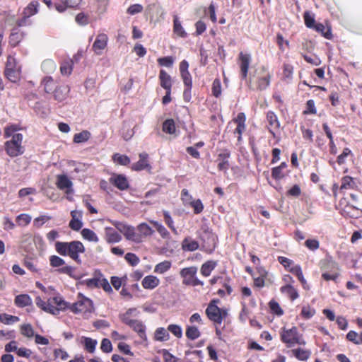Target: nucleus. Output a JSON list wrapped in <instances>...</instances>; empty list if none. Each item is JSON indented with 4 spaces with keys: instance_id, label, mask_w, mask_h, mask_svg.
Masks as SVG:
<instances>
[{
    "instance_id": "473e14b6",
    "label": "nucleus",
    "mask_w": 362,
    "mask_h": 362,
    "mask_svg": "<svg viewBox=\"0 0 362 362\" xmlns=\"http://www.w3.org/2000/svg\"><path fill=\"white\" fill-rule=\"evenodd\" d=\"M173 33L180 37L185 38L187 36V33L185 32L177 16H175L173 18Z\"/></svg>"
},
{
    "instance_id": "ea45409f",
    "label": "nucleus",
    "mask_w": 362,
    "mask_h": 362,
    "mask_svg": "<svg viewBox=\"0 0 362 362\" xmlns=\"http://www.w3.org/2000/svg\"><path fill=\"white\" fill-rule=\"evenodd\" d=\"M291 353L297 359L300 361H307L310 356V351L302 349L300 348L292 349Z\"/></svg>"
},
{
    "instance_id": "a878e982",
    "label": "nucleus",
    "mask_w": 362,
    "mask_h": 362,
    "mask_svg": "<svg viewBox=\"0 0 362 362\" xmlns=\"http://www.w3.org/2000/svg\"><path fill=\"white\" fill-rule=\"evenodd\" d=\"M69 88L67 86H61L57 87L54 92V98L59 102L64 100L69 94Z\"/></svg>"
},
{
    "instance_id": "423d86ee",
    "label": "nucleus",
    "mask_w": 362,
    "mask_h": 362,
    "mask_svg": "<svg viewBox=\"0 0 362 362\" xmlns=\"http://www.w3.org/2000/svg\"><path fill=\"white\" fill-rule=\"evenodd\" d=\"M135 310V308H129L121 316V320L123 323L129 326L134 332H136L143 341H146L147 340L146 326L141 320L130 318L132 313Z\"/></svg>"
},
{
    "instance_id": "0e129e2a",
    "label": "nucleus",
    "mask_w": 362,
    "mask_h": 362,
    "mask_svg": "<svg viewBox=\"0 0 362 362\" xmlns=\"http://www.w3.org/2000/svg\"><path fill=\"white\" fill-rule=\"evenodd\" d=\"M157 61L160 66L171 67L174 63V58L171 56H168L158 58Z\"/></svg>"
},
{
    "instance_id": "a211bd4d",
    "label": "nucleus",
    "mask_w": 362,
    "mask_h": 362,
    "mask_svg": "<svg viewBox=\"0 0 362 362\" xmlns=\"http://www.w3.org/2000/svg\"><path fill=\"white\" fill-rule=\"evenodd\" d=\"M230 151L227 148L221 149L217 156L216 162L219 171L226 172L230 168L229 158Z\"/></svg>"
},
{
    "instance_id": "de8ad7c7",
    "label": "nucleus",
    "mask_w": 362,
    "mask_h": 362,
    "mask_svg": "<svg viewBox=\"0 0 362 362\" xmlns=\"http://www.w3.org/2000/svg\"><path fill=\"white\" fill-rule=\"evenodd\" d=\"M186 337L190 340H195L198 339L201 334L197 327L187 326L185 332Z\"/></svg>"
},
{
    "instance_id": "09e8293b",
    "label": "nucleus",
    "mask_w": 362,
    "mask_h": 362,
    "mask_svg": "<svg viewBox=\"0 0 362 362\" xmlns=\"http://www.w3.org/2000/svg\"><path fill=\"white\" fill-rule=\"evenodd\" d=\"M356 187V182L350 176H344L341 179V189H350Z\"/></svg>"
},
{
    "instance_id": "f3484780",
    "label": "nucleus",
    "mask_w": 362,
    "mask_h": 362,
    "mask_svg": "<svg viewBox=\"0 0 362 362\" xmlns=\"http://www.w3.org/2000/svg\"><path fill=\"white\" fill-rule=\"evenodd\" d=\"M139 160L133 163L130 168L133 171H141L146 170L148 172H151L152 167L149 163V156L147 153L143 152L139 154Z\"/></svg>"
},
{
    "instance_id": "5701e85b",
    "label": "nucleus",
    "mask_w": 362,
    "mask_h": 362,
    "mask_svg": "<svg viewBox=\"0 0 362 362\" xmlns=\"http://www.w3.org/2000/svg\"><path fill=\"white\" fill-rule=\"evenodd\" d=\"M56 185L60 190L66 189V192H68L73 184L66 175H57Z\"/></svg>"
},
{
    "instance_id": "e433bc0d",
    "label": "nucleus",
    "mask_w": 362,
    "mask_h": 362,
    "mask_svg": "<svg viewBox=\"0 0 362 362\" xmlns=\"http://www.w3.org/2000/svg\"><path fill=\"white\" fill-rule=\"evenodd\" d=\"M91 134L88 130H83L80 133L75 134L73 137V141L76 144L84 143L89 140Z\"/></svg>"
},
{
    "instance_id": "79ce46f5",
    "label": "nucleus",
    "mask_w": 362,
    "mask_h": 362,
    "mask_svg": "<svg viewBox=\"0 0 362 362\" xmlns=\"http://www.w3.org/2000/svg\"><path fill=\"white\" fill-rule=\"evenodd\" d=\"M81 234L83 239L88 240L90 242L98 243L99 241V238L95 234V233L89 229V228H83L81 231Z\"/></svg>"
},
{
    "instance_id": "6ab92c4d",
    "label": "nucleus",
    "mask_w": 362,
    "mask_h": 362,
    "mask_svg": "<svg viewBox=\"0 0 362 362\" xmlns=\"http://www.w3.org/2000/svg\"><path fill=\"white\" fill-rule=\"evenodd\" d=\"M82 0H57L54 3V8L59 13H64L68 8L77 9L79 8Z\"/></svg>"
},
{
    "instance_id": "aec40b11",
    "label": "nucleus",
    "mask_w": 362,
    "mask_h": 362,
    "mask_svg": "<svg viewBox=\"0 0 362 362\" xmlns=\"http://www.w3.org/2000/svg\"><path fill=\"white\" fill-rule=\"evenodd\" d=\"M233 121L236 124L237 127L235 129L233 134L236 135L238 142L242 141V134L245 130L246 116L244 112H239Z\"/></svg>"
},
{
    "instance_id": "f704fd0d",
    "label": "nucleus",
    "mask_w": 362,
    "mask_h": 362,
    "mask_svg": "<svg viewBox=\"0 0 362 362\" xmlns=\"http://www.w3.org/2000/svg\"><path fill=\"white\" fill-rule=\"evenodd\" d=\"M122 240L121 235L112 228L106 229V241L108 243H116Z\"/></svg>"
},
{
    "instance_id": "dca6fc26",
    "label": "nucleus",
    "mask_w": 362,
    "mask_h": 362,
    "mask_svg": "<svg viewBox=\"0 0 362 362\" xmlns=\"http://www.w3.org/2000/svg\"><path fill=\"white\" fill-rule=\"evenodd\" d=\"M109 182L121 191L129 189V182L126 175L123 174L113 173L109 178Z\"/></svg>"
},
{
    "instance_id": "37998d69",
    "label": "nucleus",
    "mask_w": 362,
    "mask_h": 362,
    "mask_svg": "<svg viewBox=\"0 0 362 362\" xmlns=\"http://www.w3.org/2000/svg\"><path fill=\"white\" fill-rule=\"evenodd\" d=\"M168 331V329H165L163 327H159L156 329L154 334L155 340L159 341H164L168 340L170 338V335Z\"/></svg>"
},
{
    "instance_id": "680f3d73",
    "label": "nucleus",
    "mask_w": 362,
    "mask_h": 362,
    "mask_svg": "<svg viewBox=\"0 0 362 362\" xmlns=\"http://www.w3.org/2000/svg\"><path fill=\"white\" fill-rule=\"evenodd\" d=\"M21 332L23 336L27 337H33L34 336V330L30 324H25L21 326Z\"/></svg>"
},
{
    "instance_id": "49530a36",
    "label": "nucleus",
    "mask_w": 362,
    "mask_h": 362,
    "mask_svg": "<svg viewBox=\"0 0 362 362\" xmlns=\"http://www.w3.org/2000/svg\"><path fill=\"white\" fill-rule=\"evenodd\" d=\"M316 313L314 308L310 307L309 305H303L301 309L300 316L302 318L308 320L313 317Z\"/></svg>"
},
{
    "instance_id": "4c0bfd02",
    "label": "nucleus",
    "mask_w": 362,
    "mask_h": 362,
    "mask_svg": "<svg viewBox=\"0 0 362 362\" xmlns=\"http://www.w3.org/2000/svg\"><path fill=\"white\" fill-rule=\"evenodd\" d=\"M42 84L44 86V90L47 93H52L57 88L54 79L51 76H46L42 81Z\"/></svg>"
},
{
    "instance_id": "20e7f679",
    "label": "nucleus",
    "mask_w": 362,
    "mask_h": 362,
    "mask_svg": "<svg viewBox=\"0 0 362 362\" xmlns=\"http://www.w3.org/2000/svg\"><path fill=\"white\" fill-rule=\"evenodd\" d=\"M35 303L45 312L55 315H59L60 311L64 310L67 307V302L60 296L50 298L47 302L37 296L35 298Z\"/></svg>"
},
{
    "instance_id": "58836bf2",
    "label": "nucleus",
    "mask_w": 362,
    "mask_h": 362,
    "mask_svg": "<svg viewBox=\"0 0 362 362\" xmlns=\"http://www.w3.org/2000/svg\"><path fill=\"white\" fill-rule=\"evenodd\" d=\"M162 130L163 132L169 134H173L175 133L176 127L173 119H165L162 126Z\"/></svg>"
},
{
    "instance_id": "a19ab883",
    "label": "nucleus",
    "mask_w": 362,
    "mask_h": 362,
    "mask_svg": "<svg viewBox=\"0 0 362 362\" xmlns=\"http://www.w3.org/2000/svg\"><path fill=\"white\" fill-rule=\"evenodd\" d=\"M150 223L156 228L162 238L170 239V233L161 223L156 221H150Z\"/></svg>"
},
{
    "instance_id": "f257e3e1",
    "label": "nucleus",
    "mask_w": 362,
    "mask_h": 362,
    "mask_svg": "<svg viewBox=\"0 0 362 362\" xmlns=\"http://www.w3.org/2000/svg\"><path fill=\"white\" fill-rule=\"evenodd\" d=\"M21 128L19 124H11L4 129V136L7 140L4 144V148L7 156L16 158L25 153L23 135L18 133Z\"/></svg>"
},
{
    "instance_id": "ddd939ff",
    "label": "nucleus",
    "mask_w": 362,
    "mask_h": 362,
    "mask_svg": "<svg viewBox=\"0 0 362 362\" xmlns=\"http://www.w3.org/2000/svg\"><path fill=\"white\" fill-rule=\"evenodd\" d=\"M340 213L346 218H358L362 216V209L349 204L346 199L339 202Z\"/></svg>"
},
{
    "instance_id": "338daca9",
    "label": "nucleus",
    "mask_w": 362,
    "mask_h": 362,
    "mask_svg": "<svg viewBox=\"0 0 362 362\" xmlns=\"http://www.w3.org/2000/svg\"><path fill=\"white\" fill-rule=\"evenodd\" d=\"M305 246L311 251H315L320 247V242L317 239H308Z\"/></svg>"
},
{
    "instance_id": "0eeeda50",
    "label": "nucleus",
    "mask_w": 362,
    "mask_h": 362,
    "mask_svg": "<svg viewBox=\"0 0 362 362\" xmlns=\"http://www.w3.org/2000/svg\"><path fill=\"white\" fill-rule=\"evenodd\" d=\"M49 265L53 268H57V272L60 274H66L71 278L77 279L75 275L76 268L73 266L66 264L64 259L57 255H51L49 257Z\"/></svg>"
},
{
    "instance_id": "2f4dec72",
    "label": "nucleus",
    "mask_w": 362,
    "mask_h": 362,
    "mask_svg": "<svg viewBox=\"0 0 362 362\" xmlns=\"http://www.w3.org/2000/svg\"><path fill=\"white\" fill-rule=\"evenodd\" d=\"M217 262L214 260H208L204 262L200 269V272L202 276L207 277L210 276L211 272L216 267Z\"/></svg>"
},
{
    "instance_id": "3c124183",
    "label": "nucleus",
    "mask_w": 362,
    "mask_h": 362,
    "mask_svg": "<svg viewBox=\"0 0 362 362\" xmlns=\"http://www.w3.org/2000/svg\"><path fill=\"white\" fill-rule=\"evenodd\" d=\"M171 267V262L170 261H163L157 264L155 267L154 272L158 274H163L168 271Z\"/></svg>"
},
{
    "instance_id": "052dcab7",
    "label": "nucleus",
    "mask_w": 362,
    "mask_h": 362,
    "mask_svg": "<svg viewBox=\"0 0 362 362\" xmlns=\"http://www.w3.org/2000/svg\"><path fill=\"white\" fill-rule=\"evenodd\" d=\"M189 205L193 208L195 214H200L204 209V205L199 199L192 200Z\"/></svg>"
},
{
    "instance_id": "c756f323",
    "label": "nucleus",
    "mask_w": 362,
    "mask_h": 362,
    "mask_svg": "<svg viewBox=\"0 0 362 362\" xmlns=\"http://www.w3.org/2000/svg\"><path fill=\"white\" fill-rule=\"evenodd\" d=\"M137 235L141 237V243L143 241L144 238L151 236L154 230L146 223H141L137 226Z\"/></svg>"
},
{
    "instance_id": "c85d7f7f",
    "label": "nucleus",
    "mask_w": 362,
    "mask_h": 362,
    "mask_svg": "<svg viewBox=\"0 0 362 362\" xmlns=\"http://www.w3.org/2000/svg\"><path fill=\"white\" fill-rule=\"evenodd\" d=\"M39 3L37 1H31L24 9L22 15L24 18H30L38 11Z\"/></svg>"
},
{
    "instance_id": "864d4df0",
    "label": "nucleus",
    "mask_w": 362,
    "mask_h": 362,
    "mask_svg": "<svg viewBox=\"0 0 362 362\" xmlns=\"http://www.w3.org/2000/svg\"><path fill=\"white\" fill-rule=\"evenodd\" d=\"M19 321V317L14 315H11L6 313H3L0 315V322L5 325H10L13 322H17Z\"/></svg>"
},
{
    "instance_id": "9d476101",
    "label": "nucleus",
    "mask_w": 362,
    "mask_h": 362,
    "mask_svg": "<svg viewBox=\"0 0 362 362\" xmlns=\"http://www.w3.org/2000/svg\"><path fill=\"white\" fill-rule=\"evenodd\" d=\"M218 300H212L208 305L206 309V315L207 317L216 324L221 325L224 317H226L227 313L225 310H221L218 308L216 303Z\"/></svg>"
},
{
    "instance_id": "6e6552de",
    "label": "nucleus",
    "mask_w": 362,
    "mask_h": 362,
    "mask_svg": "<svg viewBox=\"0 0 362 362\" xmlns=\"http://www.w3.org/2000/svg\"><path fill=\"white\" fill-rule=\"evenodd\" d=\"M75 314L90 313L93 309V303L89 298L82 296L81 293L78 296L77 300L69 305L67 303V307Z\"/></svg>"
},
{
    "instance_id": "9b49d317",
    "label": "nucleus",
    "mask_w": 362,
    "mask_h": 362,
    "mask_svg": "<svg viewBox=\"0 0 362 362\" xmlns=\"http://www.w3.org/2000/svg\"><path fill=\"white\" fill-rule=\"evenodd\" d=\"M21 67L17 66L16 59L11 56L7 57L6 68L4 71L5 76L11 82L16 83L21 78Z\"/></svg>"
},
{
    "instance_id": "39448f33",
    "label": "nucleus",
    "mask_w": 362,
    "mask_h": 362,
    "mask_svg": "<svg viewBox=\"0 0 362 362\" xmlns=\"http://www.w3.org/2000/svg\"><path fill=\"white\" fill-rule=\"evenodd\" d=\"M279 335L281 341L287 348H292L296 345L305 344L303 335L299 333L296 326H293L289 329L282 327L279 332Z\"/></svg>"
},
{
    "instance_id": "b1692460",
    "label": "nucleus",
    "mask_w": 362,
    "mask_h": 362,
    "mask_svg": "<svg viewBox=\"0 0 362 362\" xmlns=\"http://www.w3.org/2000/svg\"><path fill=\"white\" fill-rule=\"evenodd\" d=\"M159 81L160 86L165 90H172V78L163 69L159 72Z\"/></svg>"
},
{
    "instance_id": "603ef678",
    "label": "nucleus",
    "mask_w": 362,
    "mask_h": 362,
    "mask_svg": "<svg viewBox=\"0 0 362 362\" xmlns=\"http://www.w3.org/2000/svg\"><path fill=\"white\" fill-rule=\"evenodd\" d=\"M163 215L165 224L169 227L173 233L177 234V229L175 226L174 221L170 213L168 211H163Z\"/></svg>"
},
{
    "instance_id": "4468645a",
    "label": "nucleus",
    "mask_w": 362,
    "mask_h": 362,
    "mask_svg": "<svg viewBox=\"0 0 362 362\" xmlns=\"http://www.w3.org/2000/svg\"><path fill=\"white\" fill-rule=\"evenodd\" d=\"M266 120L268 124L266 127L267 130L275 138L276 132L279 131L281 127L277 115L274 111L269 110L266 113Z\"/></svg>"
},
{
    "instance_id": "393cba45",
    "label": "nucleus",
    "mask_w": 362,
    "mask_h": 362,
    "mask_svg": "<svg viewBox=\"0 0 362 362\" xmlns=\"http://www.w3.org/2000/svg\"><path fill=\"white\" fill-rule=\"evenodd\" d=\"M160 284V280L156 276L153 275H148L145 276L142 281V286L145 289H153L156 288Z\"/></svg>"
},
{
    "instance_id": "7c9ffc66",
    "label": "nucleus",
    "mask_w": 362,
    "mask_h": 362,
    "mask_svg": "<svg viewBox=\"0 0 362 362\" xmlns=\"http://www.w3.org/2000/svg\"><path fill=\"white\" fill-rule=\"evenodd\" d=\"M197 241L192 240L190 237L185 238L182 243V248L185 251L193 252L199 248Z\"/></svg>"
},
{
    "instance_id": "8fccbe9b",
    "label": "nucleus",
    "mask_w": 362,
    "mask_h": 362,
    "mask_svg": "<svg viewBox=\"0 0 362 362\" xmlns=\"http://www.w3.org/2000/svg\"><path fill=\"white\" fill-rule=\"evenodd\" d=\"M32 217L28 214H21L16 216V221L20 226H26L31 222Z\"/></svg>"
},
{
    "instance_id": "6e6d98bb",
    "label": "nucleus",
    "mask_w": 362,
    "mask_h": 362,
    "mask_svg": "<svg viewBox=\"0 0 362 362\" xmlns=\"http://www.w3.org/2000/svg\"><path fill=\"white\" fill-rule=\"evenodd\" d=\"M212 95L218 98L221 95V83L219 78H216L214 80L211 87Z\"/></svg>"
},
{
    "instance_id": "f8f14e48",
    "label": "nucleus",
    "mask_w": 362,
    "mask_h": 362,
    "mask_svg": "<svg viewBox=\"0 0 362 362\" xmlns=\"http://www.w3.org/2000/svg\"><path fill=\"white\" fill-rule=\"evenodd\" d=\"M115 227L122 233L127 240L134 242L136 243H141V237L137 235L136 229L134 226L124 223L122 222H116Z\"/></svg>"
},
{
    "instance_id": "bb28decb",
    "label": "nucleus",
    "mask_w": 362,
    "mask_h": 362,
    "mask_svg": "<svg viewBox=\"0 0 362 362\" xmlns=\"http://www.w3.org/2000/svg\"><path fill=\"white\" fill-rule=\"evenodd\" d=\"M14 303L18 308H25L31 305L33 301L29 295L20 294L16 296Z\"/></svg>"
},
{
    "instance_id": "cd10ccee",
    "label": "nucleus",
    "mask_w": 362,
    "mask_h": 362,
    "mask_svg": "<svg viewBox=\"0 0 362 362\" xmlns=\"http://www.w3.org/2000/svg\"><path fill=\"white\" fill-rule=\"evenodd\" d=\"M313 29L326 39L331 40L332 38L331 27L327 25H325L323 23H317Z\"/></svg>"
},
{
    "instance_id": "a18cd8bd",
    "label": "nucleus",
    "mask_w": 362,
    "mask_h": 362,
    "mask_svg": "<svg viewBox=\"0 0 362 362\" xmlns=\"http://www.w3.org/2000/svg\"><path fill=\"white\" fill-rule=\"evenodd\" d=\"M112 160L121 165L127 166L130 164V158L127 155L115 153L112 157Z\"/></svg>"
},
{
    "instance_id": "7ed1b4c3",
    "label": "nucleus",
    "mask_w": 362,
    "mask_h": 362,
    "mask_svg": "<svg viewBox=\"0 0 362 362\" xmlns=\"http://www.w3.org/2000/svg\"><path fill=\"white\" fill-rule=\"evenodd\" d=\"M246 80L247 86L250 90L262 91L270 86L272 74L268 67L260 66L255 69Z\"/></svg>"
},
{
    "instance_id": "c9c22d12",
    "label": "nucleus",
    "mask_w": 362,
    "mask_h": 362,
    "mask_svg": "<svg viewBox=\"0 0 362 362\" xmlns=\"http://www.w3.org/2000/svg\"><path fill=\"white\" fill-rule=\"evenodd\" d=\"M82 344L84 346V349L88 353H93L95 350V346L97 345V340L93 339L90 337H82Z\"/></svg>"
},
{
    "instance_id": "e2e57ef3",
    "label": "nucleus",
    "mask_w": 362,
    "mask_h": 362,
    "mask_svg": "<svg viewBox=\"0 0 362 362\" xmlns=\"http://www.w3.org/2000/svg\"><path fill=\"white\" fill-rule=\"evenodd\" d=\"M317 110L315 105V101L312 99L308 100L306 103V109L303 111L304 115H315Z\"/></svg>"
},
{
    "instance_id": "412c9836",
    "label": "nucleus",
    "mask_w": 362,
    "mask_h": 362,
    "mask_svg": "<svg viewBox=\"0 0 362 362\" xmlns=\"http://www.w3.org/2000/svg\"><path fill=\"white\" fill-rule=\"evenodd\" d=\"M107 41L108 37L106 34L101 33L98 35L93 45L92 48L93 52L96 54L100 55L103 52V50L107 47Z\"/></svg>"
},
{
    "instance_id": "f03ea898",
    "label": "nucleus",
    "mask_w": 362,
    "mask_h": 362,
    "mask_svg": "<svg viewBox=\"0 0 362 362\" xmlns=\"http://www.w3.org/2000/svg\"><path fill=\"white\" fill-rule=\"evenodd\" d=\"M55 251L61 256L69 257L76 264H81L80 255L85 252L83 244L79 240L70 242L57 241L54 244Z\"/></svg>"
},
{
    "instance_id": "13d9d810",
    "label": "nucleus",
    "mask_w": 362,
    "mask_h": 362,
    "mask_svg": "<svg viewBox=\"0 0 362 362\" xmlns=\"http://www.w3.org/2000/svg\"><path fill=\"white\" fill-rule=\"evenodd\" d=\"M303 18L305 25L309 28L313 29L315 25L317 23L315 22L314 17L308 11L304 13Z\"/></svg>"
},
{
    "instance_id": "72a5a7b5",
    "label": "nucleus",
    "mask_w": 362,
    "mask_h": 362,
    "mask_svg": "<svg viewBox=\"0 0 362 362\" xmlns=\"http://www.w3.org/2000/svg\"><path fill=\"white\" fill-rule=\"evenodd\" d=\"M281 293H286L291 300L293 301L299 297L298 291L291 284H286L281 287Z\"/></svg>"
},
{
    "instance_id": "1a4fd4ad",
    "label": "nucleus",
    "mask_w": 362,
    "mask_h": 362,
    "mask_svg": "<svg viewBox=\"0 0 362 362\" xmlns=\"http://www.w3.org/2000/svg\"><path fill=\"white\" fill-rule=\"evenodd\" d=\"M197 268L196 267H185L180 270V276L183 279L182 284L196 286H203L204 283L197 277Z\"/></svg>"
},
{
    "instance_id": "69168bd1",
    "label": "nucleus",
    "mask_w": 362,
    "mask_h": 362,
    "mask_svg": "<svg viewBox=\"0 0 362 362\" xmlns=\"http://www.w3.org/2000/svg\"><path fill=\"white\" fill-rule=\"evenodd\" d=\"M168 330L177 338H181L182 336V330L180 325L174 324L169 325Z\"/></svg>"
},
{
    "instance_id": "bf43d9fd",
    "label": "nucleus",
    "mask_w": 362,
    "mask_h": 362,
    "mask_svg": "<svg viewBox=\"0 0 362 362\" xmlns=\"http://www.w3.org/2000/svg\"><path fill=\"white\" fill-rule=\"evenodd\" d=\"M124 259L131 266L133 267L137 265L140 262L139 257L132 252H127L124 256Z\"/></svg>"
},
{
    "instance_id": "2eb2a0df",
    "label": "nucleus",
    "mask_w": 362,
    "mask_h": 362,
    "mask_svg": "<svg viewBox=\"0 0 362 362\" xmlns=\"http://www.w3.org/2000/svg\"><path fill=\"white\" fill-rule=\"evenodd\" d=\"M238 64L240 67V78L244 80L248 77V70L251 62V55L248 53H239L238 55Z\"/></svg>"
},
{
    "instance_id": "4d7b16f0",
    "label": "nucleus",
    "mask_w": 362,
    "mask_h": 362,
    "mask_svg": "<svg viewBox=\"0 0 362 362\" xmlns=\"http://www.w3.org/2000/svg\"><path fill=\"white\" fill-rule=\"evenodd\" d=\"M122 131V137L125 141L131 139L134 134V129H132L131 127L129 124H127L125 122L123 124Z\"/></svg>"
},
{
    "instance_id": "774afa93",
    "label": "nucleus",
    "mask_w": 362,
    "mask_h": 362,
    "mask_svg": "<svg viewBox=\"0 0 362 362\" xmlns=\"http://www.w3.org/2000/svg\"><path fill=\"white\" fill-rule=\"evenodd\" d=\"M22 40L21 34L18 33H11L9 36V44L12 47H16Z\"/></svg>"
},
{
    "instance_id": "c03bdc74",
    "label": "nucleus",
    "mask_w": 362,
    "mask_h": 362,
    "mask_svg": "<svg viewBox=\"0 0 362 362\" xmlns=\"http://www.w3.org/2000/svg\"><path fill=\"white\" fill-rule=\"evenodd\" d=\"M269 308L270 313L276 315L278 317H281L284 315V312L281 308L279 303L275 300H271L269 303Z\"/></svg>"
},
{
    "instance_id": "5fc2aeb1",
    "label": "nucleus",
    "mask_w": 362,
    "mask_h": 362,
    "mask_svg": "<svg viewBox=\"0 0 362 362\" xmlns=\"http://www.w3.org/2000/svg\"><path fill=\"white\" fill-rule=\"evenodd\" d=\"M72 61H66L61 64L60 71L62 75L69 76L71 74L73 67Z\"/></svg>"
},
{
    "instance_id": "4be33fe9",
    "label": "nucleus",
    "mask_w": 362,
    "mask_h": 362,
    "mask_svg": "<svg viewBox=\"0 0 362 362\" xmlns=\"http://www.w3.org/2000/svg\"><path fill=\"white\" fill-rule=\"evenodd\" d=\"M320 267L322 272H339L338 264L332 257H327L320 262Z\"/></svg>"
}]
</instances>
